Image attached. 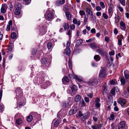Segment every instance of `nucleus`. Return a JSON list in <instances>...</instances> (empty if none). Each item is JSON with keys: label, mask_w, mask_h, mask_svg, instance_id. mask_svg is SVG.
Returning <instances> with one entry per match:
<instances>
[{"label": "nucleus", "mask_w": 129, "mask_h": 129, "mask_svg": "<svg viewBox=\"0 0 129 129\" xmlns=\"http://www.w3.org/2000/svg\"><path fill=\"white\" fill-rule=\"evenodd\" d=\"M53 12L54 11L53 9H48L45 15L46 18L50 21L52 20L54 18Z\"/></svg>", "instance_id": "obj_1"}, {"label": "nucleus", "mask_w": 129, "mask_h": 129, "mask_svg": "<svg viewBox=\"0 0 129 129\" xmlns=\"http://www.w3.org/2000/svg\"><path fill=\"white\" fill-rule=\"evenodd\" d=\"M89 47L93 49H95L97 47V45L95 43H91L89 44Z\"/></svg>", "instance_id": "obj_16"}, {"label": "nucleus", "mask_w": 129, "mask_h": 129, "mask_svg": "<svg viewBox=\"0 0 129 129\" xmlns=\"http://www.w3.org/2000/svg\"><path fill=\"white\" fill-rule=\"evenodd\" d=\"M94 40V38H91L88 40H86V42H92Z\"/></svg>", "instance_id": "obj_60"}, {"label": "nucleus", "mask_w": 129, "mask_h": 129, "mask_svg": "<svg viewBox=\"0 0 129 129\" xmlns=\"http://www.w3.org/2000/svg\"><path fill=\"white\" fill-rule=\"evenodd\" d=\"M21 98H18V99H17L18 103V104L19 105V108L23 106V100Z\"/></svg>", "instance_id": "obj_18"}, {"label": "nucleus", "mask_w": 129, "mask_h": 129, "mask_svg": "<svg viewBox=\"0 0 129 129\" xmlns=\"http://www.w3.org/2000/svg\"><path fill=\"white\" fill-rule=\"evenodd\" d=\"M115 52L114 50H112L110 52H109V54L110 56L113 55L114 54Z\"/></svg>", "instance_id": "obj_59"}, {"label": "nucleus", "mask_w": 129, "mask_h": 129, "mask_svg": "<svg viewBox=\"0 0 129 129\" xmlns=\"http://www.w3.org/2000/svg\"><path fill=\"white\" fill-rule=\"evenodd\" d=\"M62 27L64 28V30H66L68 29L69 27V24L68 23L65 22L63 24Z\"/></svg>", "instance_id": "obj_22"}, {"label": "nucleus", "mask_w": 129, "mask_h": 129, "mask_svg": "<svg viewBox=\"0 0 129 129\" xmlns=\"http://www.w3.org/2000/svg\"><path fill=\"white\" fill-rule=\"evenodd\" d=\"M83 42L82 40L81 39L78 40L76 42V47H77L81 45Z\"/></svg>", "instance_id": "obj_23"}, {"label": "nucleus", "mask_w": 129, "mask_h": 129, "mask_svg": "<svg viewBox=\"0 0 129 129\" xmlns=\"http://www.w3.org/2000/svg\"><path fill=\"white\" fill-rule=\"evenodd\" d=\"M49 59L48 58H43L41 59V62L42 64L43 65L45 66L46 65V63H47V62L49 60H48Z\"/></svg>", "instance_id": "obj_17"}, {"label": "nucleus", "mask_w": 129, "mask_h": 129, "mask_svg": "<svg viewBox=\"0 0 129 129\" xmlns=\"http://www.w3.org/2000/svg\"><path fill=\"white\" fill-rule=\"evenodd\" d=\"M69 104L68 102H63L62 103V107L63 108H66L68 107Z\"/></svg>", "instance_id": "obj_31"}, {"label": "nucleus", "mask_w": 129, "mask_h": 129, "mask_svg": "<svg viewBox=\"0 0 129 129\" xmlns=\"http://www.w3.org/2000/svg\"><path fill=\"white\" fill-rule=\"evenodd\" d=\"M103 16L105 19H107L108 18V16L105 13H103Z\"/></svg>", "instance_id": "obj_50"}, {"label": "nucleus", "mask_w": 129, "mask_h": 129, "mask_svg": "<svg viewBox=\"0 0 129 129\" xmlns=\"http://www.w3.org/2000/svg\"><path fill=\"white\" fill-rule=\"evenodd\" d=\"M120 17L119 16H117V17L116 16L115 17V22L116 23H118L120 20Z\"/></svg>", "instance_id": "obj_36"}, {"label": "nucleus", "mask_w": 129, "mask_h": 129, "mask_svg": "<svg viewBox=\"0 0 129 129\" xmlns=\"http://www.w3.org/2000/svg\"><path fill=\"white\" fill-rule=\"evenodd\" d=\"M124 76L125 78L126 79H129V74H124Z\"/></svg>", "instance_id": "obj_63"}, {"label": "nucleus", "mask_w": 129, "mask_h": 129, "mask_svg": "<svg viewBox=\"0 0 129 129\" xmlns=\"http://www.w3.org/2000/svg\"><path fill=\"white\" fill-rule=\"evenodd\" d=\"M107 92V89H106V88L105 87H104V89L103 90V91L102 92L103 94H106Z\"/></svg>", "instance_id": "obj_53"}, {"label": "nucleus", "mask_w": 129, "mask_h": 129, "mask_svg": "<svg viewBox=\"0 0 129 129\" xmlns=\"http://www.w3.org/2000/svg\"><path fill=\"white\" fill-rule=\"evenodd\" d=\"M84 99L86 103H88L89 101V98L87 97H85L84 98Z\"/></svg>", "instance_id": "obj_62"}, {"label": "nucleus", "mask_w": 129, "mask_h": 129, "mask_svg": "<svg viewBox=\"0 0 129 129\" xmlns=\"http://www.w3.org/2000/svg\"><path fill=\"white\" fill-rule=\"evenodd\" d=\"M65 2V0H58L56 1L55 4L56 6H58L63 5Z\"/></svg>", "instance_id": "obj_12"}, {"label": "nucleus", "mask_w": 129, "mask_h": 129, "mask_svg": "<svg viewBox=\"0 0 129 129\" xmlns=\"http://www.w3.org/2000/svg\"><path fill=\"white\" fill-rule=\"evenodd\" d=\"M41 52L40 51H38L36 52V55L35 58L37 57L39 58L40 57L41 55Z\"/></svg>", "instance_id": "obj_39"}, {"label": "nucleus", "mask_w": 129, "mask_h": 129, "mask_svg": "<svg viewBox=\"0 0 129 129\" xmlns=\"http://www.w3.org/2000/svg\"><path fill=\"white\" fill-rule=\"evenodd\" d=\"M79 13L81 16L84 15L85 14V13L84 11L82 10L80 11Z\"/></svg>", "instance_id": "obj_52"}, {"label": "nucleus", "mask_w": 129, "mask_h": 129, "mask_svg": "<svg viewBox=\"0 0 129 129\" xmlns=\"http://www.w3.org/2000/svg\"><path fill=\"white\" fill-rule=\"evenodd\" d=\"M89 84L91 85H96L98 83L97 80L96 79L90 80L88 81Z\"/></svg>", "instance_id": "obj_7"}, {"label": "nucleus", "mask_w": 129, "mask_h": 129, "mask_svg": "<svg viewBox=\"0 0 129 129\" xmlns=\"http://www.w3.org/2000/svg\"><path fill=\"white\" fill-rule=\"evenodd\" d=\"M63 80H64L65 81L67 82H69V80L67 76H65L62 79V82H63Z\"/></svg>", "instance_id": "obj_42"}, {"label": "nucleus", "mask_w": 129, "mask_h": 129, "mask_svg": "<svg viewBox=\"0 0 129 129\" xmlns=\"http://www.w3.org/2000/svg\"><path fill=\"white\" fill-rule=\"evenodd\" d=\"M86 12L88 15H90L93 17V14L89 8H87L86 9Z\"/></svg>", "instance_id": "obj_24"}, {"label": "nucleus", "mask_w": 129, "mask_h": 129, "mask_svg": "<svg viewBox=\"0 0 129 129\" xmlns=\"http://www.w3.org/2000/svg\"><path fill=\"white\" fill-rule=\"evenodd\" d=\"M125 123L124 121H122L118 124V129H123L125 126Z\"/></svg>", "instance_id": "obj_11"}, {"label": "nucleus", "mask_w": 129, "mask_h": 129, "mask_svg": "<svg viewBox=\"0 0 129 129\" xmlns=\"http://www.w3.org/2000/svg\"><path fill=\"white\" fill-rule=\"evenodd\" d=\"M96 9L97 11H100L101 10V8L100 6H98L96 7Z\"/></svg>", "instance_id": "obj_64"}, {"label": "nucleus", "mask_w": 129, "mask_h": 129, "mask_svg": "<svg viewBox=\"0 0 129 129\" xmlns=\"http://www.w3.org/2000/svg\"><path fill=\"white\" fill-rule=\"evenodd\" d=\"M11 37L13 39H15L16 37V33L15 32H13L11 34Z\"/></svg>", "instance_id": "obj_34"}, {"label": "nucleus", "mask_w": 129, "mask_h": 129, "mask_svg": "<svg viewBox=\"0 0 129 129\" xmlns=\"http://www.w3.org/2000/svg\"><path fill=\"white\" fill-rule=\"evenodd\" d=\"M71 89L72 90V92L74 94L75 93L76 90V86H72L71 87Z\"/></svg>", "instance_id": "obj_37"}, {"label": "nucleus", "mask_w": 129, "mask_h": 129, "mask_svg": "<svg viewBox=\"0 0 129 129\" xmlns=\"http://www.w3.org/2000/svg\"><path fill=\"white\" fill-rule=\"evenodd\" d=\"M12 46L11 45H10L8 47V48L6 49V50H8V51H7V52H8L9 51H11L12 50Z\"/></svg>", "instance_id": "obj_47"}, {"label": "nucleus", "mask_w": 129, "mask_h": 129, "mask_svg": "<svg viewBox=\"0 0 129 129\" xmlns=\"http://www.w3.org/2000/svg\"><path fill=\"white\" fill-rule=\"evenodd\" d=\"M119 10L121 12H122L123 11V9L122 7H121L120 5L117 6Z\"/></svg>", "instance_id": "obj_56"}, {"label": "nucleus", "mask_w": 129, "mask_h": 129, "mask_svg": "<svg viewBox=\"0 0 129 129\" xmlns=\"http://www.w3.org/2000/svg\"><path fill=\"white\" fill-rule=\"evenodd\" d=\"M88 19V17H86V16L85 15L84 16V25H85L87 22V21Z\"/></svg>", "instance_id": "obj_43"}, {"label": "nucleus", "mask_w": 129, "mask_h": 129, "mask_svg": "<svg viewBox=\"0 0 129 129\" xmlns=\"http://www.w3.org/2000/svg\"><path fill=\"white\" fill-rule=\"evenodd\" d=\"M80 104L81 105L82 107H84L86 106V104L85 103L84 101L83 100H82L80 101L79 102Z\"/></svg>", "instance_id": "obj_32"}, {"label": "nucleus", "mask_w": 129, "mask_h": 129, "mask_svg": "<svg viewBox=\"0 0 129 129\" xmlns=\"http://www.w3.org/2000/svg\"><path fill=\"white\" fill-rule=\"evenodd\" d=\"M39 31L41 35L45 34L46 32L45 29L43 27H41L39 29Z\"/></svg>", "instance_id": "obj_19"}, {"label": "nucleus", "mask_w": 129, "mask_h": 129, "mask_svg": "<svg viewBox=\"0 0 129 129\" xmlns=\"http://www.w3.org/2000/svg\"><path fill=\"white\" fill-rule=\"evenodd\" d=\"M120 81L121 84L124 85L125 83V79L122 78H121L120 79Z\"/></svg>", "instance_id": "obj_45"}, {"label": "nucleus", "mask_w": 129, "mask_h": 129, "mask_svg": "<svg viewBox=\"0 0 129 129\" xmlns=\"http://www.w3.org/2000/svg\"><path fill=\"white\" fill-rule=\"evenodd\" d=\"M23 1L26 3L27 5L29 4L31 2V1L30 0H23Z\"/></svg>", "instance_id": "obj_61"}, {"label": "nucleus", "mask_w": 129, "mask_h": 129, "mask_svg": "<svg viewBox=\"0 0 129 129\" xmlns=\"http://www.w3.org/2000/svg\"><path fill=\"white\" fill-rule=\"evenodd\" d=\"M53 122H54V125L55 127H57L59 124L61 122L60 119L55 118L53 120Z\"/></svg>", "instance_id": "obj_10"}, {"label": "nucleus", "mask_w": 129, "mask_h": 129, "mask_svg": "<svg viewBox=\"0 0 129 129\" xmlns=\"http://www.w3.org/2000/svg\"><path fill=\"white\" fill-rule=\"evenodd\" d=\"M111 5H110V7H109V8L108 9V12L109 13H111L112 12V8L111 7Z\"/></svg>", "instance_id": "obj_57"}, {"label": "nucleus", "mask_w": 129, "mask_h": 129, "mask_svg": "<svg viewBox=\"0 0 129 129\" xmlns=\"http://www.w3.org/2000/svg\"><path fill=\"white\" fill-rule=\"evenodd\" d=\"M7 8V6L6 4H3L1 9V12L4 14L6 12Z\"/></svg>", "instance_id": "obj_9"}, {"label": "nucleus", "mask_w": 129, "mask_h": 129, "mask_svg": "<svg viewBox=\"0 0 129 129\" xmlns=\"http://www.w3.org/2000/svg\"><path fill=\"white\" fill-rule=\"evenodd\" d=\"M122 95L125 98H127L128 96V93L126 92H124L123 93Z\"/></svg>", "instance_id": "obj_51"}, {"label": "nucleus", "mask_w": 129, "mask_h": 129, "mask_svg": "<svg viewBox=\"0 0 129 129\" xmlns=\"http://www.w3.org/2000/svg\"><path fill=\"white\" fill-rule=\"evenodd\" d=\"M16 122L18 124L20 125L22 123V121L21 118H19L16 120Z\"/></svg>", "instance_id": "obj_35"}, {"label": "nucleus", "mask_w": 129, "mask_h": 129, "mask_svg": "<svg viewBox=\"0 0 129 129\" xmlns=\"http://www.w3.org/2000/svg\"><path fill=\"white\" fill-rule=\"evenodd\" d=\"M75 78L76 79L78 80L79 81H83V79L81 78H80L79 77L77 76H75Z\"/></svg>", "instance_id": "obj_55"}, {"label": "nucleus", "mask_w": 129, "mask_h": 129, "mask_svg": "<svg viewBox=\"0 0 129 129\" xmlns=\"http://www.w3.org/2000/svg\"><path fill=\"white\" fill-rule=\"evenodd\" d=\"M37 50V49L36 48H34L31 51V54L30 56L31 59L33 60L35 59V56Z\"/></svg>", "instance_id": "obj_4"}, {"label": "nucleus", "mask_w": 129, "mask_h": 129, "mask_svg": "<svg viewBox=\"0 0 129 129\" xmlns=\"http://www.w3.org/2000/svg\"><path fill=\"white\" fill-rule=\"evenodd\" d=\"M15 92L16 94V97L18 99V98H21L22 97L23 92L22 89L20 87L17 88L15 91Z\"/></svg>", "instance_id": "obj_2"}, {"label": "nucleus", "mask_w": 129, "mask_h": 129, "mask_svg": "<svg viewBox=\"0 0 129 129\" xmlns=\"http://www.w3.org/2000/svg\"><path fill=\"white\" fill-rule=\"evenodd\" d=\"M103 124L100 123L99 124H96L94 125H92L91 127L92 129H101L102 128Z\"/></svg>", "instance_id": "obj_8"}, {"label": "nucleus", "mask_w": 129, "mask_h": 129, "mask_svg": "<svg viewBox=\"0 0 129 129\" xmlns=\"http://www.w3.org/2000/svg\"><path fill=\"white\" fill-rule=\"evenodd\" d=\"M120 28L122 30H124L126 28L125 24L123 21H121L120 23Z\"/></svg>", "instance_id": "obj_14"}, {"label": "nucleus", "mask_w": 129, "mask_h": 129, "mask_svg": "<svg viewBox=\"0 0 129 129\" xmlns=\"http://www.w3.org/2000/svg\"><path fill=\"white\" fill-rule=\"evenodd\" d=\"M81 97L80 95H77L76 96L75 101V102H77L79 101L81 99Z\"/></svg>", "instance_id": "obj_25"}, {"label": "nucleus", "mask_w": 129, "mask_h": 129, "mask_svg": "<svg viewBox=\"0 0 129 129\" xmlns=\"http://www.w3.org/2000/svg\"><path fill=\"white\" fill-rule=\"evenodd\" d=\"M20 9L19 7H17L15 9L14 14L16 15H19L20 14Z\"/></svg>", "instance_id": "obj_26"}, {"label": "nucleus", "mask_w": 129, "mask_h": 129, "mask_svg": "<svg viewBox=\"0 0 129 129\" xmlns=\"http://www.w3.org/2000/svg\"><path fill=\"white\" fill-rule=\"evenodd\" d=\"M93 93H87V96H88L90 98H91L93 96Z\"/></svg>", "instance_id": "obj_58"}, {"label": "nucleus", "mask_w": 129, "mask_h": 129, "mask_svg": "<svg viewBox=\"0 0 129 129\" xmlns=\"http://www.w3.org/2000/svg\"><path fill=\"white\" fill-rule=\"evenodd\" d=\"M50 84V82L49 81H47L44 84L41 85V87L43 89H45L46 88L49 86Z\"/></svg>", "instance_id": "obj_13"}, {"label": "nucleus", "mask_w": 129, "mask_h": 129, "mask_svg": "<svg viewBox=\"0 0 129 129\" xmlns=\"http://www.w3.org/2000/svg\"><path fill=\"white\" fill-rule=\"evenodd\" d=\"M47 47L48 49H50L52 47V44L51 43L49 42L47 44Z\"/></svg>", "instance_id": "obj_40"}, {"label": "nucleus", "mask_w": 129, "mask_h": 129, "mask_svg": "<svg viewBox=\"0 0 129 129\" xmlns=\"http://www.w3.org/2000/svg\"><path fill=\"white\" fill-rule=\"evenodd\" d=\"M11 31H16V25L15 24H12L11 27Z\"/></svg>", "instance_id": "obj_33"}, {"label": "nucleus", "mask_w": 129, "mask_h": 129, "mask_svg": "<svg viewBox=\"0 0 129 129\" xmlns=\"http://www.w3.org/2000/svg\"><path fill=\"white\" fill-rule=\"evenodd\" d=\"M33 117L31 115H30L27 117V120L28 122H31L33 119Z\"/></svg>", "instance_id": "obj_30"}, {"label": "nucleus", "mask_w": 129, "mask_h": 129, "mask_svg": "<svg viewBox=\"0 0 129 129\" xmlns=\"http://www.w3.org/2000/svg\"><path fill=\"white\" fill-rule=\"evenodd\" d=\"M71 52V50L69 48H66L64 50V53L68 56H69Z\"/></svg>", "instance_id": "obj_27"}, {"label": "nucleus", "mask_w": 129, "mask_h": 129, "mask_svg": "<svg viewBox=\"0 0 129 129\" xmlns=\"http://www.w3.org/2000/svg\"><path fill=\"white\" fill-rule=\"evenodd\" d=\"M8 24L7 25L6 30L7 31H8L10 30L11 29V26L12 25V21L10 20L8 22Z\"/></svg>", "instance_id": "obj_15"}, {"label": "nucleus", "mask_w": 129, "mask_h": 129, "mask_svg": "<svg viewBox=\"0 0 129 129\" xmlns=\"http://www.w3.org/2000/svg\"><path fill=\"white\" fill-rule=\"evenodd\" d=\"M96 51L102 57L107 55V52L104 49L101 48L97 49L96 50Z\"/></svg>", "instance_id": "obj_3"}, {"label": "nucleus", "mask_w": 129, "mask_h": 129, "mask_svg": "<svg viewBox=\"0 0 129 129\" xmlns=\"http://www.w3.org/2000/svg\"><path fill=\"white\" fill-rule=\"evenodd\" d=\"M121 4L123 6H125V0H119Z\"/></svg>", "instance_id": "obj_41"}, {"label": "nucleus", "mask_w": 129, "mask_h": 129, "mask_svg": "<svg viewBox=\"0 0 129 129\" xmlns=\"http://www.w3.org/2000/svg\"><path fill=\"white\" fill-rule=\"evenodd\" d=\"M69 68H70L71 69L72 68V63L71 60L70 59L69 60Z\"/></svg>", "instance_id": "obj_49"}, {"label": "nucleus", "mask_w": 129, "mask_h": 129, "mask_svg": "<svg viewBox=\"0 0 129 129\" xmlns=\"http://www.w3.org/2000/svg\"><path fill=\"white\" fill-rule=\"evenodd\" d=\"M114 113L113 112L111 113V115L110 116V118L109 119H110L111 120H113L114 119Z\"/></svg>", "instance_id": "obj_44"}, {"label": "nucleus", "mask_w": 129, "mask_h": 129, "mask_svg": "<svg viewBox=\"0 0 129 129\" xmlns=\"http://www.w3.org/2000/svg\"><path fill=\"white\" fill-rule=\"evenodd\" d=\"M100 4L101 6L103 9H104L105 8V4L103 2H100Z\"/></svg>", "instance_id": "obj_48"}, {"label": "nucleus", "mask_w": 129, "mask_h": 129, "mask_svg": "<svg viewBox=\"0 0 129 129\" xmlns=\"http://www.w3.org/2000/svg\"><path fill=\"white\" fill-rule=\"evenodd\" d=\"M106 71L105 69H102L100 72L99 77H102L105 76L106 75Z\"/></svg>", "instance_id": "obj_5"}, {"label": "nucleus", "mask_w": 129, "mask_h": 129, "mask_svg": "<svg viewBox=\"0 0 129 129\" xmlns=\"http://www.w3.org/2000/svg\"><path fill=\"white\" fill-rule=\"evenodd\" d=\"M118 40L122 41V39H123V36L122 35H120L117 36Z\"/></svg>", "instance_id": "obj_46"}, {"label": "nucleus", "mask_w": 129, "mask_h": 129, "mask_svg": "<svg viewBox=\"0 0 129 129\" xmlns=\"http://www.w3.org/2000/svg\"><path fill=\"white\" fill-rule=\"evenodd\" d=\"M94 59L96 61H98L100 60L101 57L99 55H96L94 56Z\"/></svg>", "instance_id": "obj_28"}, {"label": "nucleus", "mask_w": 129, "mask_h": 129, "mask_svg": "<svg viewBox=\"0 0 129 129\" xmlns=\"http://www.w3.org/2000/svg\"><path fill=\"white\" fill-rule=\"evenodd\" d=\"M73 22L74 24H77L78 26L80 25V20H79L77 21V19L75 18L73 19Z\"/></svg>", "instance_id": "obj_21"}, {"label": "nucleus", "mask_w": 129, "mask_h": 129, "mask_svg": "<svg viewBox=\"0 0 129 129\" xmlns=\"http://www.w3.org/2000/svg\"><path fill=\"white\" fill-rule=\"evenodd\" d=\"M76 113V111L74 109H71L70 110L69 112V114L71 115L74 114Z\"/></svg>", "instance_id": "obj_38"}, {"label": "nucleus", "mask_w": 129, "mask_h": 129, "mask_svg": "<svg viewBox=\"0 0 129 129\" xmlns=\"http://www.w3.org/2000/svg\"><path fill=\"white\" fill-rule=\"evenodd\" d=\"M66 15L68 20H70L71 18V14L68 12H65Z\"/></svg>", "instance_id": "obj_29"}, {"label": "nucleus", "mask_w": 129, "mask_h": 129, "mask_svg": "<svg viewBox=\"0 0 129 129\" xmlns=\"http://www.w3.org/2000/svg\"><path fill=\"white\" fill-rule=\"evenodd\" d=\"M36 79L37 80L36 83L38 84H42L44 80L45 79L44 78H43L42 79V78L40 79L39 78H37Z\"/></svg>", "instance_id": "obj_20"}, {"label": "nucleus", "mask_w": 129, "mask_h": 129, "mask_svg": "<svg viewBox=\"0 0 129 129\" xmlns=\"http://www.w3.org/2000/svg\"><path fill=\"white\" fill-rule=\"evenodd\" d=\"M66 34L67 35L69 36V38H70L72 35V31L70 30H69L67 33Z\"/></svg>", "instance_id": "obj_54"}, {"label": "nucleus", "mask_w": 129, "mask_h": 129, "mask_svg": "<svg viewBox=\"0 0 129 129\" xmlns=\"http://www.w3.org/2000/svg\"><path fill=\"white\" fill-rule=\"evenodd\" d=\"M126 100L125 99L119 98L117 101L118 103L120 104L122 107H123L126 104Z\"/></svg>", "instance_id": "obj_6"}]
</instances>
